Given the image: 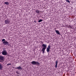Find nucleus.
<instances>
[{
	"label": "nucleus",
	"instance_id": "9b49d317",
	"mask_svg": "<svg viewBox=\"0 0 76 76\" xmlns=\"http://www.w3.org/2000/svg\"><path fill=\"white\" fill-rule=\"evenodd\" d=\"M36 12L37 14H39V13H40V11L38 10H37L36 11Z\"/></svg>",
	"mask_w": 76,
	"mask_h": 76
},
{
	"label": "nucleus",
	"instance_id": "ddd939ff",
	"mask_svg": "<svg viewBox=\"0 0 76 76\" xmlns=\"http://www.w3.org/2000/svg\"><path fill=\"white\" fill-rule=\"evenodd\" d=\"M4 4H7V5H8V4H9V3H8V2H6L4 3Z\"/></svg>",
	"mask_w": 76,
	"mask_h": 76
},
{
	"label": "nucleus",
	"instance_id": "f8f14e48",
	"mask_svg": "<svg viewBox=\"0 0 76 76\" xmlns=\"http://www.w3.org/2000/svg\"><path fill=\"white\" fill-rule=\"evenodd\" d=\"M3 67V65H2V64H0V70H1V69H2V68Z\"/></svg>",
	"mask_w": 76,
	"mask_h": 76
},
{
	"label": "nucleus",
	"instance_id": "a211bd4d",
	"mask_svg": "<svg viewBox=\"0 0 76 76\" xmlns=\"http://www.w3.org/2000/svg\"><path fill=\"white\" fill-rule=\"evenodd\" d=\"M4 41H5V39H2V42H3Z\"/></svg>",
	"mask_w": 76,
	"mask_h": 76
},
{
	"label": "nucleus",
	"instance_id": "6ab92c4d",
	"mask_svg": "<svg viewBox=\"0 0 76 76\" xmlns=\"http://www.w3.org/2000/svg\"><path fill=\"white\" fill-rule=\"evenodd\" d=\"M69 28H72V26H70V25H69Z\"/></svg>",
	"mask_w": 76,
	"mask_h": 76
},
{
	"label": "nucleus",
	"instance_id": "9d476101",
	"mask_svg": "<svg viewBox=\"0 0 76 76\" xmlns=\"http://www.w3.org/2000/svg\"><path fill=\"white\" fill-rule=\"evenodd\" d=\"M58 61H56V65L55 66V68H57V64H58Z\"/></svg>",
	"mask_w": 76,
	"mask_h": 76
},
{
	"label": "nucleus",
	"instance_id": "f03ea898",
	"mask_svg": "<svg viewBox=\"0 0 76 76\" xmlns=\"http://www.w3.org/2000/svg\"><path fill=\"white\" fill-rule=\"evenodd\" d=\"M31 64L33 65H39L40 64V63H39L38 61H33L31 62Z\"/></svg>",
	"mask_w": 76,
	"mask_h": 76
},
{
	"label": "nucleus",
	"instance_id": "39448f33",
	"mask_svg": "<svg viewBox=\"0 0 76 76\" xmlns=\"http://www.w3.org/2000/svg\"><path fill=\"white\" fill-rule=\"evenodd\" d=\"M4 57L1 56H0V62H2V60L3 61H4Z\"/></svg>",
	"mask_w": 76,
	"mask_h": 76
},
{
	"label": "nucleus",
	"instance_id": "6e6552de",
	"mask_svg": "<svg viewBox=\"0 0 76 76\" xmlns=\"http://www.w3.org/2000/svg\"><path fill=\"white\" fill-rule=\"evenodd\" d=\"M15 69H18V70H22V68L20 66H19L18 67L15 68Z\"/></svg>",
	"mask_w": 76,
	"mask_h": 76
},
{
	"label": "nucleus",
	"instance_id": "4468645a",
	"mask_svg": "<svg viewBox=\"0 0 76 76\" xmlns=\"http://www.w3.org/2000/svg\"><path fill=\"white\" fill-rule=\"evenodd\" d=\"M43 20L42 19H40L39 20H38V22H42V21Z\"/></svg>",
	"mask_w": 76,
	"mask_h": 76
},
{
	"label": "nucleus",
	"instance_id": "2eb2a0df",
	"mask_svg": "<svg viewBox=\"0 0 76 76\" xmlns=\"http://www.w3.org/2000/svg\"><path fill=\"white\" fill-rule=\"evenodd\" d=\"M16 73L17 75H19V74H20V73L18 71H16Z\"/></svg>",
	"mask_w": 76,
	"mask_h": 76
},
{
	"label": "nucleus",
	"instance_id": "20e7f679",
	"mask_svg": "<svg viewBox=\"0 0 76 76\" xmlns=\"http://www.w3.org/2000/svg\"><path fill=\"white\" fill-rule=\"evenodd\" d=\"M51 46L50 45H49L48 47L46 48V51L47 52V53H48L50 51V49H51L50 48Z\"/></svg>",
	"mask_w": 76,
	"mask_h": 76
},
{
	"label": "nucleus",
	"instance_id": "1a4fd4ad",
	"mask_svg": "<svg viewBox=\"0 0 76 76\" xmlns=\"http://www.w3.org/2000/svg\"><path fill=\"white\" fill-rule=\"evenodd\" d=\"M55 32H56L58 35H60V33L59 32V31L58 30H55Z\"/></svg>",
	"mask_w": 76,
	"mask_h": 76
},
{
	"label": "nucleus",
	"instance_id": "7ed1b4c3",
	"mask_svg": "<svg viewBox=\"0 0 76 76\" xmlns=\"http://www.w3.org/2000/svg\"><path fill=\"white\" fill-rule=\"evenodd\" d=\"M2 55L6 56L7 54V50H4L2 52Z\"/></svg>",
	"mask_w": 76,
	"mask_h": 76
},
{
	"label": "nucleus",
	"instance_id": "f257e3e1",
	"mask_svg": "<svg viewBox=\"0 0 76 76\" xmlns=\"http://www.w3.org/2000/svg\"><path fill=\"white\" fill-rule=\"evenodd\" d=\"M42 47H43L42 49V51L43 52L42 53H45V49L47 48V45L43 44L42 45Z\"/></svg>",
	"mask_w": 76,
	"mask_h": 76
},
{
	"label": "nucleus",
	"instance_id": "412c9836",
	"mask_svg": "<svg viewBox=\"0 0 76 76\" xmlns=\"http://www.w3.org/2000/svg\"><path fill=\"white\" fill-rule=\"evenodd\" d=\"M45 0V1L46 0Z\"/></svg>",
	"mask_w": 76,
	"mask_h": 76
},
{
	"label": "nucleus",
	"instance_id": "0eeeda50",
	"mask_svg": "<svg viewBox=\"0 0 76 76\" xmlns=\"http://www.w3.org/2000/svg\"><path fill=\"white\" fill-rule=\"evenodd\" d=\"M3 43L5 45H7L9 46V43L7 42V41H6V42H3Z\"/></svg>",
	"mask_w": 76,
	"mask_h": 76
},
{
	"label": "nucleus",
	"instance_id": "423d86ee",
	"mask_svg": "<svg viewBox=\"0 0 76 76\" xmlns=\"http://www.w3.org/2000/svg\"><path fill=\"white\" fill-rule=\"evenodd\" d=\"M4 22L6 24H9L10 23V21L8 20H4Z\"/></svg>",
	"mask_w": 76,
	"mask_h": 76
},
{
	"label": "nucleus",
	"instance_id": "aec40b11",
	"mask_svg": "<svg viewBox=\"0 0 76 76\" xmlns=\"http://www.w3.org/2000/svg\"><path fill=\"white\" fill-rule=\"evenodd\" d=\"M17 76H19V75H18Z\"/></svg>",
	"mask_w": 76,
	"mask_h": 76
},
{
	"label": "nucleus",
	"instance_id": "dca6fc26",
	"mask_svg": "<svg viewBox=\"0 0 76 76\" xmlns=\"http://www.w3.org/2000/svg\"><path fill=\"white\" fill-rule=\"evenodd\" d=\"M7 65V66H9V65H11V64H8Z\"/></svg>",
	"mask_w": 76,
	"mask_h": 76
},
{
	"label": "nucleus",
	"instance_id": "f3484780",
	"mask_svg": "<svg viewBox=\"0 0 76 76\" xmlns=\"http://www.w3.org/2000/svg\"><path fill=\"white\" fill-rule=\"evenodd\" d=\"M66 2H68V3H70V1L69 0H66Z\"/></svg>",
	"mask_w": 76,
	"mask_h": 76
}]
</instances>
